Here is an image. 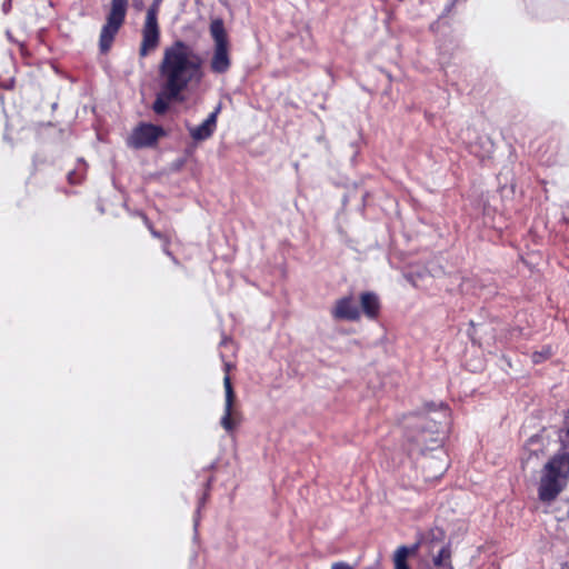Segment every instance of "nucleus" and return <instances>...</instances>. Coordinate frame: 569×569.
I'll use <instances>...</instances> for the list:
<instances>
[{"label": "nucleus", "instance_id": "17", "mask_svg": "<svg viewBox=\"0 0 569 569\" xmlns=\"http://www.w3.org/2000/svg\"><path fill=\"white\" fill-rule=\"evenodd\" d=\"M550 355H551L550 348H546L541 352H535L532 355V361L538 363V362H540V361H542L545 359H548L550 357Z\"/></svg>", "mask_w": 569, "mask_h": 569}, {"label": "nucleus", "instance_id": "3", "mask_svg": "<svg viewBox=\"0 0 569 569\" xmlns=\"http://www.w3.org/2000/svg\"><path fill=\"white\" fill-rule=\"evenodd\" d=\"M569 480V452L559 451L542 467L538 483V498L541 502H552L565 489Z\"/></svg>", "mask_w": 569, "mask_h": 569}, {"label": "nucleus", "instance_id": "15", "mask_svg": "<svg viewBox=\"0 0 569 569\" xmlns=\"http://www.w3.org/2000/svg\"><path fill=\"white\" fill-rule=\"evenodd\" d=\"M430 569H453L450 563V550L445 543H441L438 553L432 558Z\"/></svg>", "mask_w": 569, "mask_h": 569}, {"label": "nucleus", "instance_id": "1", "mask_svg": "<svg viewBox=\"0 0 569 569\" xmlns=\"http://www.w3.org/2000/svg\"><path fill=\"white\" fill-rule=\"evenodd\" d=\"M201 67L200 56L189 44L177 40L163 50L158 68L159 87H166L169 94H182L191 82L201 80Z\"/></svg>", "mask_w": 569, "mask_h": 569}, {"label": "nucleus", "instance_id": "22", "mask_svg": "<svg viewBox=\"0 0 569 569\" xmlns=\"http://www.w3.org/2000/svg\"><path fill=\"white\" fill-rule=\"evenodd\" d=\"M430 535L432 536V541H433V540H435V541H436V540H441V539H442V537H443L442 531H441V530H439V529H437V530H432V531L430 532Z\"/></svg>", "mask_w": 569, "mask_h": 569}, {"label": "nucleus", "instance_id": "2", "mask_svg": "<svg viewBox=\"0 0 569 569\" xmlns=\"http://www.w3.org/2000/svg\"><path fill=\"white\" fill-rule=\"evenodd\" d=\"M415 428L417 431L408 436L410 453L420 452L425 456L422 466L428 478L441 477L448 468L447 453L442 449L446 431L441 423L428 416L417 417Z\"/></svg>", "mask_w": 569, "mask_h": 569}, {"label": "nucleus", "instance_id": "14", "mask_svg": "<svg viewBox=\"0 0 569 569\" xmlns=\"http://www.w3.org/2000/svg\"><path fill=\"white\" fill-rule=\"evenodd\" d=\"M525 451L529 453L528 457L522 458V463H529L532 457L539 458L540 455H545L542 449V436H532L525 448Z\"/></svg>", "mask_w": 569, "mask_h": 569}, {"label": "nucleus", "instance_id": "23", "mask_svg": "<svg viewBox=\"0 0 569 569\" xmlns=\"http://www.w3.org/2000/svg\"><path fill=\"white\" fill-rule=\"evenodd\" d=\"M151 233H152L154 237H157V238H159V237H160V234H159L157 231L152 230V229H151Z\"/></svg>", "mask_w": 569, "mask_h": 569}, {"label": "nucleus", "instance_id": "24", "mask_svg": "<svg viewBox=\"0 0 569 569\" xmlns=\"http://www.w3.org/2000/svg\"><path fill=\"white\" fill-rule=\"evenodd\" d=\"M567 569H569V567Z\"/></svg>", "mask_w": 569, "mask_h": 569}, {"label": "nucleus", "instance_id": "6", "mask_svg": "<svg viewBox=\"0 0 569 569\" xmlns=\"http://www.w3.org/2000/svg\"><path fill=\"white\" fill-rule=\"evenodd\" d=\"M223 387L224 408L223 415L220 419V425L228 433H231L240 425L241 415L233 408L236 396L229 375H226L223 378Z\"/></svg>", "mask_w": 569, "mask_h": 569}, {"label": "nucleus", "instance_id": "11", "mask_svg": "<svg viewBox=\"0 0 569 569\" xmlns=\"http://www.w3.org/2000/svg\"><path fill=\"white\" fill-rule=\"evenodd\" d=\"M180 98V93L169 94L166 90V87H159V92L156 96L152 110L157 114H163L168 110L170 102L179 100Z\"/></svg>", "mask_w": 569, "mask_h": 569}, {"label": "nucleus", "instance_id": "10", "mask_svg": "<svg viewBox=\"0 0 569 569\" xmlns=\"http://www.w3.org/2000/svg\"><path fill=\"white\" fill-rule=\"evenodd\" d=\"M220 110L218 107L208 118L199 126L189 128V133L196 141H203L212 136L217 127V116Z\"/></svg>", "mask_w": 569, "mask_h": 569}, {"label": "nucleus", "instance_id": "5", "mask_svg": "<svg viewBox=\"0 0 569 569\" xmlns=\"http://www.w3.org/2000/svg\"><path fill=\"white\" fill-rule=\"evenodd\" d=\"M128 0H111L110 10L107 14L106 23L101 28L99 38L100 51L106 53L111 48L113 40L124 23Z\"/></svg>", "mask_w": 569, "mask_h": 569}, {"label": "nucleus", "instance_id": "20", "mask_svg": "<svg viewBox=\"0 0 569 569\" xmlns=\"http://www.w3.org/2000/svg\"><path fill=\"white\" fill-rule=\"evenodd\" d=\"M81 177L76 172H69L68 180L70 183H78L80 181Z\"/></svg>", "mask_w": 569, "mask_h": 569}, {"label": "nucleus", "instance_id": "13", "mask_svg": "<svg viewBox=\"0 0 569 569\" xmlns=\"http://www.w3.org/2000/svg\"><path fill=\"white\" fill-rule=\"evenodd\" d=\"M418 546L419 545L416 543L411 547H399L393 555L395 569H409L408 558L417 552Z\"/></svg>", "mask_w": 569, "mask_h": 569}, {"label": "nucleus", "instance_id": "7", "mask_svg": "<svg viewBox=\"0 0 569 569\" xmlns=\"http://www.w3.org/2000/svg\"><path fill=\"white\" fill-rule=\"evenodd\" d=\"M162 136H164V130L161 127L152 123H140L130 134L128 144L136 149L151 147Z\"/></svg>", "mask_w": 569, "mask_h": 569}, {"label": "nucleus", "instance_id": "19", "mask_svg": "<svg viewBox=\"0 0 569 569\" xmlns=\"http://www.w3.org/2000/svg\"><path fill=\"white\" fill-rule=\"evenodd\" d=\"M331 569H353V567L348 562L338 561L331 565Z\"/></svg>", "mask_w": 569, "mask_h": 569}, {"label": "nucleus", "instance_id": "21", "mask_svg": "<svg viewBox=\"0 0 569 569\" xmlns=\"http://www.w3.org/2000/svg\"><path fill=\"white\" fill-rule=\"evenodd\" d=\"M132 7L137 11H141L144 8V0H132Z\"/></svg>", "mask_w": 569, "mask_h": 569}, {"label": "nucleus", "instance_id": "12", "mask_svg": "<svg viewBox=\"0 0 569 569\" xmlns=\"http://www.w3.org/2000/svg\"><path fill=\"white\" fill-rule=\"evenodd\" d=\"M360 303H361V309H362L363 313L368 318L373 319L377 317V315L379 312L380 305H379V299L375 293H372V292L361 293Z\"/></svg>", "mask_w": 569, "mask_h": 569}, {"label": "nucleus", "instance_id": "8", "mask_svg": "<svg viewBox=\"0 0 569 569\" xmlns=\"http://www.w3.org/2000/svg\"><path fill=\"white\" fill-rule=\"evenodd\" d=\"M160 43V29L158 18L146 17L142 27V41L139 49L140 57H147L151 51L156 50Z\"/></svg>", "mask_w": 569, "mask_h": 569}, {"label": "nucleus", "instance_id": "18", "mask_svg": "<svg viewBox=\"0 0 569 569\" xmlns=\"http://www.w3.org/2000/svg\"><path fill=\"white\" fill-rule=\"evenodd\" d=\"M161 2H162V0H153L152 4L147 10L146 17H152L153 16V18H158V12H159V8H160Z\"/></svg>", "mask_w": 569, "mask_h": 569}, {"label": "nucleus", "instance_id": "16", "mask_svg": "<svg viewBox=\"0 0 569 569\" xmlns=\"http://www.w3.org/2000/svg\"><path fill=\"white\" fill-rule=\"evenodd\" d=\"M560 451L569 449V410L565 415L562 427L557 431Z\"/></svg>", "mask_w": 569, "mask_h": 569}, {"label": "nucleus", "instance_id": "9", "mask_svg": "<svg viewBox=\"0 0 569 569\" xmlns=\"http://www.w3.org/2000/svg\"><path fill=\"white\" fill-rule=\"evenodd\" d=\"M331 316L336 320L357 321L360 318L358 302L351 296L342 297L336 301Z\"/></svg>", "mask_w": 569, "mask_h": 569}, {"label": "nucleus", "instance_id": "4", "mask_svg": "<svg viewBox=\"0 0 569 569\" xmlns=\"http://www.w3.org/2000/svg\"><path fill=\"white\" fill-rule=\"evenodd\" d=\"M210 34L213 40L210 70L216 74H223L228 72L231 67V58L228 34L221 19L211 21Z\"/></svg>", "mask_w": 569, "mask_h": 569}]
</instances>
